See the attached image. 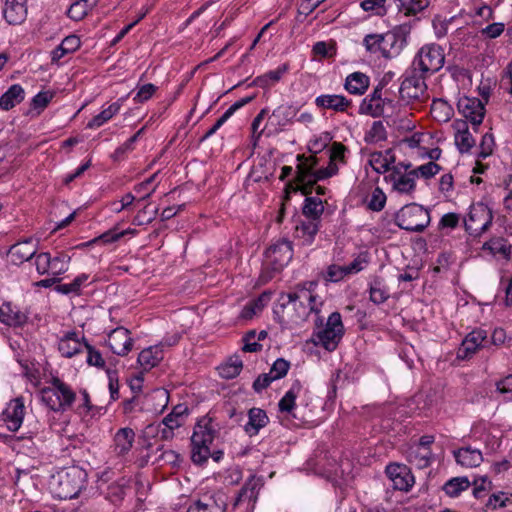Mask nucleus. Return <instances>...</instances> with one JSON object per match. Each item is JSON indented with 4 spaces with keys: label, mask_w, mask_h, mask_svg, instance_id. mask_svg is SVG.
<instances>
[{
    "label": "nucleus",
    "mask_w": 512,
    "mask_h": 512,
    "mask_svg": "<svg viewBox=\"0 0 512 512\" xmlns=\"http://www.w3.org/2000/svg\"><path fill=\"white\" fill-rule=\"evenodd\" d=\"M314 311H318L317 296L310 289L298 286L295 292L281 293L274 314L280 324H288L303 321Z\"/></svg>",
    "instance_id": "1"
},
{
    "label": "nucleus",
    "mask_w": 512,
    "mask_h": 512,
    "mask_svg": "<svg viewBox=\"0 0 512 512\" xmlns=\"http://www.w3.org/2000/svg\"><path fill=\"white\" fill-rule=\"evenodd\" d=\"M87 473L80 467L72 466L52 476L50 488L59 499L76 498L85 488Z\"/></svg>",
    "instance_id": "2"
},
{
    "label": "nucleus",
    "mask_w": 512,
    "mask_h": 512,
    "mask_svg": "<svg viewBox=\"0 0 512 512\" xmlns=\"http://www.w3.org/2000/svg\"><path fill=\"white\" fill-rule=\"evenodd\" d=\"M76 394L69 385L54 377L51 386L41 390V399L53 411H66L75 401Z\"/></svg>",
    "instance_id": "3"
},
{
    "label": "nucleus",
    "mask_w": 512,
    "mask_h": 512,
    "mask_svg": "<svg viewBox=\"0 0 512 512\" xmlns=\"http://www.w3.org/2000/svg\"><path fill=\"white\" fill-rule=\"evenodd\" d=\"M430 212L422 205L411 203L395 214V224L406 231L422 232L430 223Z\"/></svg>",
    "instance_id": "4"
},
{
    "label": "nucleus",
    "mask_w": 512,
    "mask_h": 512,
    "mask_svg": "<svg viewBox=\"0 0 512 512\" xmlns=\"http://www.w3.org/2000/svg\"><path fill=\"white\" fill-rule=\"evenodd\" d=\"M444 62L445 56L441 46L437 44H429L423 46L418 51L412 62L411 68H413L414 72H419L427 77L428 75L439 71L443 67Z\"/></svg>",
    "instance_id": "5"
},
{
    "label": "nucleus",
    "mask_w": 512,
    "mask_h": 512,
    "mask_svg": "<svg viewBox=\"0 0 512 512\" xmlns=\"http://www.w3.org/2000/svg\"><path fill=\"white\" fill-rule=\"evenodd\" d=\"M426 77L419 72H414L410 67L405 74L401 83L399 93L402 100L407 103L413 101L424 102L427 98Z\"/></svg>",
    "instance_id": "6"
},
{
    "label": "nucleus",
    "mask_w": 512,
    "mask_h": 512,
    "mask_svg": "<svg viewBox=\"0 0 512 512\" xmlns=\"http://www.w3.org/2000/svg\"><path fill=\"white\" fill-rule=\"evenodd\" d=\"M492 220V211L486 204L474 203L470 206L469 213L464 219L465 229L470 235L478 237L488 230Z\"/></svg>",
    "instance_id": "7"
},
{
    "label": "nucleus",
    "mask_w": 512,
    "mask_h": 512,
    "mask_svg": "<svg viewBox=\"0 0 512 512\" xmlns=\"http://www.w3.org/2000/svg\"><path fill=\"white\" fill-rule=\"evenodd\" d=\"M344 334V326L340 313L333 312L327 319L325 327L317 333L318 343L326 350L337 348Z\"/></svg>",
    "instance_id": "8"
},
{
    "label": "nucleus",
    "mask_w": 512,
    "mask_h": 512,
    "mask_svg": "<svg viewBox=\"0 0 512 512\" xmlns=\"http://www.w3.org/2000/svg\"><path fill=\"white\" fill-rule=\"evenodd\" d=\"M219 435V425L212 418L202 417L195 425L191 436L194 448H209Z\"/></svg>",
    "instance_id": "9"
},
{
    "label": "nucleus",
    "mask_w": 512,
    "mask_h": 512,
    "mask_svg": "<svg viewBox=\"0 0 512 512\" xmlns=\"http://www.w3.org/2000/svg\"><path fill=\"white\" fill-rule=\"evenodd\" d=\"M299 161L297 165L296 182L297 189L301 190L302 194L308 195L313 189V180L315 168L318 164V159L315 155L306 157L304 154L297 156Z\"/></svg>",
    "instance_id": "10"
},
{
    "label": "nucleus",
    "mask_w": 512,
    "mask_h": 512,
    "mask_svg": "<svg viewBox=\"0 0 512 512\" xmlns=\"http://www.w3.org/2000/svg\"><path fill=\"white\" fill-rule=\"evenodd\" d=\"M409 33L407 26H398L392 31L382 34V56L392 58L397 56L406 44V35Z\"/></svg>",
    "instance_id": "11"
},
{
    "label": "nucleus",
    "mask_w": 512,
    "mask_h": 512,
    "mask_svg": "<svg viewBox=\"0 0 512 512\" xmlns=\"http://www.w3.org/2000/svg\"><path fill=\"white\" fill-rule=\"evenodd\" d=\"M293 257L292 243L282 239L270 246L266 251V258L274 271H280Z\"/></svg>",
    "instance_id": "12"
},
{
    "label": "nucleus",
    "mask_w": 512,
    "mask_h": 512,
    "mask_svg": "<svg viewBox=\"0 0 512 512\" xmlns=\"http://www.w3.org/2000/svg\"><path fill=\"white\" fill-rule=\"evenodd\" d=\"M457 108L459 113L473 126L480 125L485 116V106L476 97L463 96L458 100Z\"/></svg>",
    "instance_id": "13"
},
{
    "label": "nucleus",
    "mask_w": 512,
    "mask_h": 512,
    "mask_svg": "<svg viewBox=\"0 0 512 512\" xmlns=\"http://www.w3.org/2000/svg\"><path fill=\"white\" fill-rule=\"evenodd\" d=\"M385 473L395 490L407 492L414 484V477L404 464L391 463L386 466Z\"/></svg>",
    "instance_id": "14"
},
{
    "label": "nucleus",
    "mask_w": 512,
    "mask_h": 512,
    "mask_svg": "<svg viewBox=\"0 0 512 512\" xmlns=\"http://www.w3.org/2000/svg\"><path fill=\"white\" fill-rule=\"evenodd\" d=\"M108 346L118 356L127 355L133 347L130 331L124 327H117L108 335Z\"/></svg>",
    "instance_id": "15"
},
{
    "label": "nucleus",
    "mask_w": 512,
    "mask_h": 512,
    "mask_svg": "<svg viewBox=\"0 0 512 512\" xmlns=\"http://www.w3.org/2000/svg\"><path fill=\"white\" fill-rule=\"evenodd\" d=\"M226 506L224 495L217 493L195 501L189 506L187 512H225Z\"/></svg>",
    "instance_id": "16"
},
{
    "label": "nucleus",
    "mask_w": 512,
    "mask_h": 512,
    "mask_svg": "<svg viewBox=\"0 0 512 512\" xmlns=\"http://www.w3.org/2000/svg\"><path fill=\"white\" fill-rule=\"evenodd\" d=\"M417 177V170H410L407 173L399 170L398 166H394L390 174L393 182V188L400 193L410 194L415 189V178Z\"/></svg>",
    "instance_id": "17"
},
{
    "label": "nucleus",
    "mask_w": 512,
    "mask_h": 512,
    "mask_svg": "<svg viewBox=\"0 0 512 512\" xmlns=\"http://www.w3.org/2000/svg\"><path fill=\"white\" fill-rule=\"evenodd\" d=\"M36 252L37 248L36 245L33 244L32 239H26L12 245L8 251V256L11 263L20 265L35 256Z\"/></svg>",
    "instance_id": "18"
},
{
    "label": "nucleus",
    "mask_w": 512,
    "mask_h": 512,
    "mask_svg": "<svg viewBox=\"0 0 512 512\" xmlns=\"http://www.w3.org/2000/svg\"><path fill=\"white\" fill-rule=\"evenodd\" d=\"M263 483L260 478H257L255 475L249 477V479L245 482L241 490L239 491L233 506L237 507L242 502L248 501L251 503L252 508L256 503L259 495V491L262 487Z\"/></svg>",
    "instance_id": "19"
},
{
    "label": "nucleus",
    "mask_w": 512,
    "mask_h": 512,
    "mask_svg": "<svg viewBox=\"0 0 512 512\" xmlns=\"http://www.w3.org/2000/svg\"><path fill=\"white\" fill-rule=\"evenodd\" d=\"M24 417V403L21 398H16L10 401L3 412V420L6 422L7 427L11 431H16L20 428Z\"/></svg>",
    "instance_id": "20"
},
{
    "label": "nucleus",
    "mask_w": 512,
    "mask_h": 512,
    "mask_svg": "<svg viewBox=\"0 0 512 512\" xmlns=\"http://www.w3.org/2000/svg\"><path fill=\"white\" fill-rule=\"evenodd\" d=\"M3 15L9 24H21L27 16V0H5Z\"/></svg>",
    "instance_id": "21"
},
{
    "label": "nucleus",
    "mask_w": 512,
    "mask_h": 512,
    "mask_svg": "<svg viewBox=\"0 0 512 512\" xmlns=\"http://www.w3.org/2000/svg\"><path fill=\"white\" fill-rule=\"evenodd\" d=\"M486 338L487 333L484 330L479 329L470 332L462 341L461 346L458 349V358L466 359L472 356Z\"/></svg>",
    "instance_id": "22"
},
{
    "label": "nucleus",
    "mask_w": 512,
    "mask_h": 512,
    "mask_svg": "<svg viewBox=\"0 0 512 512\" xmlns=\"http://www.w3.org/2000/svg\"><path fill=\"white\" fill-rule=\"evenodd\" d=\"M381 87L374 89L371 95L364 98L359 107V113L379 117L383 114L384 102L381 97Z\"/></svg>",
    "instance_id": "23"
},
{
    "label": "nucleus",
    "mask_w": 512,
    "mask_h": 512,
    "mask_svg": "<svg viewBox=\"0 0 512 512\" xmlns=\"http://www.w3.org/2000/svg\"><path fill=\"white\" fill-rule=\"evenodd\" d=\"M58 350L62 356L71 358L84 351V341L79 339L76 332H69L60 339Z\"/></svg>",
    "instance_id": "24"
},
{
    "label": "nucleus",
    "mask_w": 512,
    "mask_h": 512,
    "mask_svg": "<svg viewBox=\"0 0 512 512\" xmlns=\"http://www.w3.org/2000/svg\"><path fill=\"white\" fill-rule=\"evenodd\" d=\"M315 104L319 108L331 109L336 112H345L352 103L343 95L324 94L315 99Z\"/></svg>",
    "instance_id": "25"
},
{
    "label": "nucleus",
    "mask_w": 512,
    "mask_h": 512,
    "mask_svg": "<svg viewBox=\"0 0 512 512\" xmlns=\"http://www.w3.org/2000/svg\"><path fill=\"white\" fill-rule=\"evenodd\" d=\"M255 96H248L245 98H242L235 103H233L225 112L224 114L215 122V124L207 130V132L202 136L201 141H204L208 139L210 136H212L216 131L240 108L243 106L249 104Z\"/></svg>",
    "instance_id": "26"
},
{
    "label": "nucleus",
    "mask_w": 512,
    "mask_h": 512,
    "mask_svg": "<svg viewBox=\"0 0 512 512\" xmlns=\"http://www.w3.org/2000/svg\"><path fill=\"white\" fill-rule=\"evenodd\" d=\"M268 421L264 410L253 407L248 411V422L244 425V429L249 435H255L267 425Z\"/></svg>",
    "instance_id": "27"
},
{
    "label": "nucleus",
    "mask_w": 512,
    "mask_h": 512,
    "mask_svg": "<svg viewBox=\"0 0 512 512\" xmlns=\"http://www.w3.org/2000/svg\"><path fill=\"white\" fill-rule=\"evenodd\" d=\"M320 229L319 221L306 220L301 221L295 227V236L302 240L304 245H311L314 242L315 236Z\"/></svg>",
    "instance_id": "28"
},
{
    "label": "nucleus",
    "mask_w": 512,
    "mask_h": 512,
    "mask_svg": "<svg viewBox=\"0 0 512 512\" xmlns=\"http://www.w3.org/2000/svg\"><path fill=\"white\" fill-rule=\"evenodd\" d=\"M369 87V77L361 72H354L347 76L345 89L350 94L362 95Z\"/></svg>",
    "instance_id": "29"
},
{
    "label": "nucleus",
    "mask_w": 512,
    "mask_h": 512,
    "mask_svg": "<svg viewBox=\"0 0 512 512\" xmlns=\"http://www.w3.org/2000/svg\"><path fill=\"white\" fill-rule=\"evenodd\" d=\"M25 98V91L19 84H14L0 97V108L10 110Z\"/></svg>",
    "instance_id": "30"
},
{
    "label": "nucleus",
    "mask_w": 512,
    "mask_h": 512,
    "mask_svg": "<svg viewBox=\"0 0 512 512\" xmlns=\"http://www.w3.org/2000/svg\"><path fill=\"white\" fill-rule=\"evenodd\" d=\"M123 98L117 100L116 102L110 104L107 108L103 109L99 114L94 116L87 124V128L95 129L99 128L108 122L113 116H115L119 111L123 103Z\"/></svg>",
    "instance_id": "31"
},
{
    "label": "nucleus",
    "mask_w": 512,
    "mask_h": 512,
    "mask_svg": "<svg viewBox=\"0 0 512 512\" xmlns=\"http://www.w3.org/2000/svg\"><path fill=\"white\" fill-rule=\"evenodd\" d=\"M26 321V316L11 305L3 303L0 306V322L8 326H19Z\"/></svg>",
    "instance_id": "32"
},
{
    "label": "nucleus",
    "mask_w": 512,
    "mask_h": 512,
    "mask_svg": "<svg viewBox=\"0 0 512 512\" xmlns=\"http://www.w3.org/2000/svg\"><path fill=\"white\" fill-rule=\"evenodd\" d=\"M455 144L461 153H467L475 145V139L469 132L465 121L457 123V132L455 134Z\"/></svg>",
    "instance_id": "33"
},
{
    "label": "nucleus",
    "mask_w": 512,
    "mask_h": 512,
    "mask_svg": "<svg viewBox=\"0 0 512 512\" xmlns=\"http://www.w3.org/2000/svg\"><path fill=\"white\" fill-rule=\"evenodd\" d=\"M454 458L463 467L479 466L483 461L481 450H453Z\"/></svg>",
    "instance_id": "34"
},
{
    "label": "nucleus",
    "mask_w": 512,
    "mask_h": 512,
    "mask_svg": "<svg viewBox=\"0 0 512 512\" xmlns=\"http://www.w3.org/2000/svg\"><path fill=\"white\" fill-rule=\"evenodd\" d=\"M162 351L158 346L146 348L138 355V363L144 370H150L162 360Z\"/></svg>",
    "instance_id": "35"
},
{
    "label": "nucleus",
    "mask_w": 512,
    "mask_h": 512,
    "mask_svg": "<svg viewBox=\"0 0 512 512\" xmlns=\"http://www.w3.org/2000/svg\"><path fill=\"white\" fill-rule=\"evenodd\" d=\"M394 162V156L391 150L383 152H373L369 158V164L377 173H385L389 170L391 163Z\"/></svg>",
    "instance_id": "36"
},
{
    "label": "nucleus",
    "mask_w": 512,
    "mask_h": 512,
    "mask_svg": "<svg viewBox=\"0 0 512 512\" xmlns=\"http://www.w3.org/2000/svg\"><path fill=\"white\" fill-rule=\"evenodd\" d=\"M471 482L465 476L449 479L442 487L448 497H458L463 491L470 488Z\"/></svg>",
    "instance_id": "37"
},
{
    "label": "nucleus",
    "mask_w": 512,
    "mask_h": 512,
    "mask_svg": "<svg viewBox=\"0 0 512 512\" xmlns=\"http://www.w3.org/2000/svg\"><path fill=\"white\" fill-rule=\"evenodd\" d=\"M324 212V205L321 199L316 197H306L302 213L307 220H315L320 222L321 215Z\"/></svg>",
    "instance_id": "38"
},
{
    "label": "nucleus",
    "mask_w": 512,
    "mask_h": 512,
    "mask_svg": "<svg viewBox=\"0 0 512 512\" xmlns=\"http://www.w3.org/2000/svg\"><path fill=\"white\" fill-rule=\"evenodd\" d=\"M287 70L288 65L283 64L275 70L269 71L261 76L256 77L253 84L261 88H267L278 82L287 72Z\"/></svg>",
    "instance_id": "39"
},
{
    "label": "nucleus",
    "mask_w": 512,
    "mask_h": 512,
    "mask_svg": "<svg viewBox=\"0 0 512 512\" xmlns=\"http://www.w3.org/2000/svg\"><path fill=\"white\" fill-rule=\"evenodd\" d=\"M396 7L406 16L416 15L430 4V0H394Z\"/></svg>",
    "instance_id": "40"
},
{
    "label": "nucleus",
    "mask_w": 512,
    "mask_h": 512,
    "mask_svg": "<svg viewBox=\"0 0 512 512\" xmlns=\"http://www.w3.org/2000/svg\"><path fill=\"white\" fill-rule=\"evenodd\" d=\"M300 390L301 384L299 381H296L278 403V407L281 412L291 413L293 411L295 401Z\"/></svg>",
    "instance_id": "41"
},
{
    "label": "nucleus",
    "mask_w": 512,
    "mask_h": 512,
    "mask_svg": "<svg viewBox=\"0 0 512 512\" xmlns=\"http://www.w3.org/2000/svg\"><path fill=\"white\" fill-rule=\"evenodd\" d=\"M433 117L440 122H447L453 115L452 107L442 99H434L431 105Z\"/></svg>",
    "instance_id": "42"
},
{
    "label": "nucleus",
    "mask_w": 512,
    "mask_h": 512,
    "mask_svg": "<svg viewBox=\"0 0 512 512\" xmlns=\"http://www.w3.org/2000/svg\"><path fill=\"white\" fill-rule=\"evenodd\" d=\"M94 5L95 1L90 2L89 0H77L70 6L67 15L72 20L80 21L88 14Z\"/></svg>",
    "instance_id": "43"
},
{
    "label": "nucleus",
    "mask_w": 512,
    "mask_h": 512,
    "mask_svg": "<svg viewBox=\"0 0 512 512\" xmlns=\"http://www.w3.org/2000/svg\"><path fill=\"white\" fill-rule=\"evenodd\" d=\"M483 248L489 249L494 255H502L506 259H509L511 254V245L504 238H493L486 242Z\"/></svg>",
    "instance_id": "44"
},
{
    "label": "nucleus",
    "mask_w": 512,
    "mask_h": 512,
    "mask_svg": "<svg viewBox=\"0 0 512 512\" xmlns=\"http://www.w3.org/2000/svg\"><path fill=\"white\" fill-rule=\"evenodd\" d=\"M134 439L135 433L131 428H121L114 436L115 446L116 448H131Z\"/></svg>",
    "instance_id": "45"
},
{
    "label": "nucleus",
    "mask_w": 512,
    "mask_h": 512,
    "mask_svg": "<svg viewBox=\"0 0 512 512\" xmlns=\"http://www.w3.org/2000/svg\"><path fill=\"white\" fill-rule=\"evenodd\" d=\"M70 256L65 253H58L55 257H51V274L58 276L68 270Z\"/></svg>",
    "instance_id": "46"
},
{
    "label": "nucleus",
    "mask_w": 512,
    "mask_h": 512,
    "mask_svg": "<svg viewBox=\"0 0 512 512\" xmlns=\"http://www.w3.org/2000/svg\"><path fill=\"white\" fill-rule=\"evenodd\" d=\"M84 350L87 353L86 362L89 366H95L100 369L105 368V360L99 350L86 341H84Z\"/></svg>",
    "instance_id": "47"
},
{
    "label": "nucleus",
    "mask_w": 512,
    "mask_h": 512,
    "mask_svg": "<svg viewBox=\"0 0 512 512\" xmlns=\"http://www.w3.org/2000/svg\"><path fill=\"white\" fill-rule=\"evenodd\" d=\"M386 199V195L382 191V189L376 187L371 193L367 207L372 211L379 212L384 208L386 204Z\"/></svg>",
    "instance_id": "48"
},
{
    "label": "nucleus",
    "mask_w": 512,
    "mask_h": 512,
    "mask_svg": "<svg viewBox=\"0 0 512 512\" xmlns=\"http://www.w3.org/2000/svg\"><path fill=\"white\" fill-rule=\"evenodd\" d=\"M145 433L153 435L161 440H170L174 437V430L167 426H163L162 422L157 425H149L146 427Z\"/></svg>",
    "instance_id": "49"
},
{
    "label": "nucleus",
    "mask_w": 512,
    "mask_h": 512,
    "mask_svg": "<svg viewBox=\"0 0 512 512\" xmlns=\"http://www.w3.org/2000/svg\"><path fill=\"white\" fill-rule=\"evenodd\" d=\"M54 93L51 91H43L39 92L37 95H35L32 98L31 101V107L34 110H37V114H40L41 111H43L47 105L50 103V101L53 99Z\"/></svg>",
    "instance_id": "50"
},
{
    "label": "nucleus",
    "mask_w": 512,
    "mask_h": 512,
    "mask_svg": "<svg viewBox=\"0 0 512 512\" xmlns=\"http://www.w3.org/2000/svg\"><path fill=\"white\" fill-rule=\"evenodd\" d=\"M382 34H368L363 39V45L367 52L382 55Z\"/></svg>",
    "instance_id": "51"
},
{
    "label": "nucleus",
    "mask_w": 512,
    "mask_h": 512,
    "mask_svg": "<svg viewBox=\"0 0 512 512\" xmlns=\"http://www.w3.org/2000/svg\"><path fill=\"white\" fill-rule=\"evenodd\" d=\"M128 234H135V230L128 228L123 231H117L116 228H113V229L106 231L105 233L100 235L98 238H95L93 241L94 242L102 241L104 243H112V242L118 241L121 237L128 235Z\"/></svg>",
    "instance_id": "52"
},
{
    "label": "nucleus",
    "mask_w": 512,
    "mask_h": 512,
    "mask_svg": "<svg viewBox=\"0 0 512 512\" xmlns=\"http://www.w3.org/2000/svg\"><path fill=\"white\" fill-rule=\"evenodd\" d=\"M35 266L38 274H51V255L48 252L35 254Z\"/></svg>",
    "instance_id": "53"
},
{
    "label": "nucleus",
    "mask_w": 512,
    "mask_h": 512,
    "mask_svg": "<svg viewBox=\"0 0 512 512\" xmlns=\"http://www.w3.org/2000/svg\"><path fill=\"white\" fill-rule=\"evenodd\" d=\"M289 368H290V363L287 360H285L283 358H278L273 363L269 374H271V376L275 380H277V379L283 378L287 374Z\"/></svg>",
    "instance_id": "54"
},
{
    "label": "nucleus",
    "mask_w": 512,
    "mask_h": 512,
    "mask_svg": "<svg viewBox=\"0 0 512 512\" xmlns=\"http://www.w3.org/2000/svg\"><path fill=\"white\" fill-rule=\"evenodd\" d=\"M388 298V292L381 287L380 281L376 280L370 287V299L375 304H382Z\"/></svg>",
    "instance_id": "55"
},
{
    "label": "nucleus",
    "mask_w": 512,
    "mask_h": 512,
    "mask_svg": "<svg viewBox=\"0 0 512 512\" xmlns=\"http://www.w3.org/2000/svg\"><path fill=\"white\" fill-rule=\"evenodd\" d=\"M157 90V87L154 84L148 83L140 86L138 88L137 93L134 96V101L136 103H143L147 100H149L155 91Z\"/></svg>",
    "instance_id": "56"
},
{
    "label": "nucleus",
    "mask_w": 512,
    "mask_h": 512,
    "mask_svg": "<svg viewBox=\"0 0 512 512\" xmlns=\"http://www.w3.org/2000/svg\"><path fill=\"white\" fill-rule=\"evenodd\" d=\"M158 209L149 210L148 206H145L140 210L133 219V223L136 225H144L150 223L157 215Z\"/></svg>",
    "instance_id": "57"
},
{
    "label": "nucleus",
    "mask_w": 512,
    "mask_h": 512,
    "mask_svg": "<svg viewBox=\"0 0 512 512\" xmlns=\"http://www.w3.org/2000/svg\"><path fill=\"white\" fill-rule=\"evenodd\" d=\"M256 339V331L251 330L247 332L243 338L244 346L242 350L244 352H258L262 349V345L258 343Z\"/></svg>",
    "instance_id": "58"
},
{
    "label": "nucleus",
    "mask_w": 512,
    "mask_h": 512,
    "mask_svg": "<svg viewBox=\"0 0 512 512\" xmlns=\"http://www.w3.org/2000/svg\"><path fill=\"white\" fill-rule=\"evenodd\" d=\"M509 500H510V497L506 493L499 492L496 494H492L489 497V499L486 503V506L489 509L496 510L498 508L505 507Z\"/></svg>",
    "instance_id": "59"
},
{
    "label": "nucleus",
    "mask_w": 512,
    "mask_h": 512,
    "mask_svg": "<svg viewBox=\"0 0 512 512\" xmlns=\"http://www.w3.org/2000/svg\"><path fill=\"white\" fill-rule=\"evenodd\" d=\"M346 275L347 273L344 266L333 264L327 268L325 279L330 282H338L342 280Z\"/></svg>",
    "instance_id": "60"
},
{
    "label": "nucleus",
    "mask_w": 512,
    "mask_h": 512,
    "mask_svg": "<svg viewBox=\"0 0 512 512\" xmlns=\"http://www.w3.org/2000/svg\"><path fill=\"white\" fill-rule=\"evenodd\" d=\"M494 147V137L490 133H486L482 136V140L480 142V152L479 157L485 159L489 155L492 154Z\"/></svg>",
    "instance_id": "61"
},
{
    "label": "nucleus",
    "mask_w": 512,
    "mask_h": 512,
    "mask_svg": "<svg viewBox=\"0 0 512 512\" xmlns=\"http://www.w3.org/2000/svg\"><path fill=\"white\" fill-rule=\"evenodd\" d=\"M368 263L367 255L361 254L357 256L349 265L344 266L347 275L352 273H358L362 271L365 265Z\"/></svg>",
    "instance_id": "62"
},
{
    "label": "nucleus",
    "mask_w": 512,
    "mask_h": 512,
    "mask_svg": "<svg viewBox=\"0 0 512 512\" xmlns=\"http://www.w3.org/2000/svg\"><path fill=\"white\" fill-rule=\"evenodd\" d=\"M416 170L417 174L420 173L422 177L428 179L436 175L441 170V167L435 162L431 161L419 166Z\"/></svg>",
    "instance_id": "63"
},
{
    "label": "nucleus",
    "mask_w": 512,
    "mask_h": 512,
    "mask_svg": "<svg viewBox=\"0 0 512 512\" xmlns=\"http://www.w3.org/2000/svg\"><path fill=\"white\" fill-rule=\"evenodd\" d=\"M504 27L503 23H492L483 28L481 34L487 38L494 39L503 33Z\"/></svg>",
    "instance_id": "64"
}]
</instances>
